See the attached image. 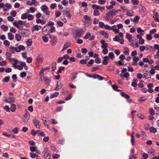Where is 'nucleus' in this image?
<instances>
[{"mask_svg": "<svg viewBox=\"0 0 159 159\" xmlns=\"http://www.w3.org/2000/svg\"><path fill=\"white\" fill-rule=\"evenodd\" d=\"M127 70L126 68H123L121 71V74L120 76L122 78H125L126 80H128L130 78L129 74L127 71Z\"/></svg>", "mask_w": 159, "mask_h": 159, "instance_id": "f257e3e1", "label": "nucleus"}, {"mask_svg": "<svg viewBox=\"0 0 159 159\" xmlns=\"http://www.w3.org/2000/svg\"><path fill=\"white\" fill-rule=\"evenodd\" d=\"M123 27V25L122 24H117L112 26V30L115 34L119 32L120 29H122Z\"/></svg>", "mask_w": 159, "mask_h": 159, "instance_id": "f03ea898", "label": "nucleus"}, {"mask_svg": "<svg viewBox=\"0 0 159 159\" xmlns=\"http://www.w3.org/2000/svg\"><path fill=\"white\" fill-rule=\"evenodd\" d=\"M39 76L40 81L45 82V84L48 85L49 82V79H48L46 77L44 76V75H39Z\"/></svg>", "mask_w": 159, "mask_h": 159, "instance_id": "7ed1b4c3", "label": "nucleus"}, {"mask_svg": "<svg viewBox=\"0 0 159 159\" xmlns=\"http://www.w3.org/2000/svg\"><path fill=\"white\" fill-rule=\"evenodd\" d=\"M50 27L46 25L43 27L42 29V33L43 34L46 35L48 34L50 31Z\"/></svg>", "mask_w": 159, "mask_h": 159, "instance_id": "20e7f679", "label": "nucleus"}, {"mask_svg": "<svg viewBox=\"0 0 159 159\" xmlns=\"http://www.w3.org/2000/svg\"><path fill=\"white\" fill-rule=\"evenodd\" d=\"M44 158L46 159H49L51 156V154L48 148H44Z\"/></svg>", "mask_w": 159, "mask_h": 159, "instance_id": "39448f33", "label": "nucleus"}, {"mask_svg": "<svg viewBox=\"0 0 159 159\" xmlns=\"http://www.w3.org/2000/svg\"><path fill=\"white\" fill-rule=\"evenodd\" d=\"M13 25L17 28H19L21 25H23V22L21 20H18L17 21H15L13 22Z\"/></svg>", "mask_w": 159, "mask_h": 159, "instance_id": "423d86ee", "label": "nucleus"}, {"mask_svg": "<svg viewBox=\"0 0 159 159\" xmlns=\"http://www.w3.org/2000/svg\"><path fill=\"white\" fill-rule=\"evenodd\" d=\"M25 63L23 61H20L19 63L15 67V69H17L19 70H22L23 69V66H25Z\"/></svg>", "mask_w": 159, "mask_h": 159, "instance_id": "0eeeda50", "label": "nucleus"}, {"mask_svg": "<svg viewBox=\"0 0 159 159\" xmlns=\"http://www.w3.org/2000/svg\"><path fill=\"white\" fill-rule=\"evenodd\" d=\"M30 117V115L29 113V112L26 110L22 118L24 122H27L28 121Z\"/></svg>", "mask_w": 159, "mask_h": 159, "instance_id": "6e6552de", "label": "nucleus"}, {"mask_svg": "<svg viewBox=\"0 0 159 159\" xmlns=\"http://www.w3.org/2000/svg\"><path fill=\"white\" fill-rule=\"evenodd\" d=\"M41 10L44 13L47 15H49V11H48V9L46 5H44L41 7Z\"/></svg>", "mask_w": 159, "mask_h": 159, "instance_id": "1a4fd4ad", "label": "nucleus"}, {"mask_svg": "<svg viewBox=\"0 0 159 159\" xmlns=\"http://www.w3.org/2000/svg\"><path fill=\"white\" fill-rule=\"evenodd\" d=\"M50 38L52 39V40L50 41V43L51 45L54 46L56 45L57 43V39L56 37L53 36L52 37L50 36Z\"/></svg>", "mask_w": 159, "mask_h": 159, "instance_id": "9d476101", "label": "nucleus"}, {"mask_svg": "<svg viewBox=\"0 0 159 159\" xmlns=\"http://www.w3.org/2000/svg\"><path fill=\"white\" fill-rule=\"evenodd\" d=\"M84 39H89L90 40H92L94 39V37L90 33L87 32L84 37Z\"/></svg>", "mask_w": 159, "mask_h": 159, "instance_id": "9b49d317", "label": "nucleus"}, {"mask_svg": "<svg viewBox=\"0 0 159 159\" xmlns=\"http://www.w3.org/2000/svg\"><path fill=\"white\" fill-rule=\"evenodd\" d=\"M29 31L26 29H21L19 31V33L22 36L26 37L28 35Z\"/></svg>", "mask_w": 159, "mask_h": 159, "instance_id": "f8f14e48", "label": "nucleus"}, {"mask_svg": "<svg viewBox=\"0 0 159 159\" xmlns=\"http://www.w3.org/2000/svg\"><path fill=\"white\" fill-rule=\"evenodd\" d=\"M83 21L85 25L91 23V20L90 18L87 15L84 16Z\"/></svg>", "mask_w": 159, "mask_h": 159, "instance_id": "ddd939ff", "label": "nucleus"}, {"mask_svg": "<svg viewBox=\"0 0 159 159\" xmlns=\"http://www.w3.org/2000/svg\"><path fill=\"white\" fill-rule=\"evenodd\" d=\"M20 61L14 58L10 59V62L13 65V66L15 68L16 66L19 63Z\"/></svg>", "mask_w": 159, "mask_h": 159, "instance_id": "4468645a", "label": "nucleus"}, {"mask_svg": "<svg viewBox=\"0 0 159 159\" xmlns=\"http://www.w3.org/2000/svg\"><path fill=\"white\" fill-rule=\"evenodd\" d=\"M116 3V2L115 1L111 0L110 2V5L106 7L107 9L108 10H110L112 9L113 6H114Z\"/></svg>", "mask_w": 159, "mask_h": 159, "instance_id": "2eb2a0df", "label": "nucleus"}, {"mask_svg": "<svg viewBox=\"0 0 159 159\" xmlns=\"http://www.w3.org/2000/svg\"><path fill=\"white\" fill-rule=\"evenodd\" d=\"M117 14V12L116 10H113L107 12L106 13V16L110 17L112 16H115Z\"/></svg>", "mask_w": 159, "mask_h": 159, "instance_id": "dca6fc26", "label": "nucleus"}, {"mask_svg": "<svg viewBox=\"0 0 159 159\" xmlns=\"http://www.w3.org/2000/svg\"><path fill=\"white\" fill-rule=\"evenodd\" d=\"M41 118L42 120L43 124L45 126L48 127L49 120H47L46 118L43 116H41Z\"/></svg>", "mask_w": 159, "mask_h": 159, "instance_id": "f3484780", "label": "nucleus"}, {"mask_svg": "<svg viewBox=\"0 0 159 159\" xmlns=\"http://www.w3.org/2000/svg\"><path fill=\"white\" fill-rule=\"evenodd\" d=\"M62 86L61 82V81L59 80L57 81V86L55 89V90H59L61 89Z\"/></svg>", "mask_w": 159, "mask_h": 159, "instance_id": "a211bd4d", "label": "nucleus"}, {"mask_svg": "<svg viewBox=\"0 0 159 159\" xmlns=\"http://www.w3.org/2000/svg\"><path fill=\"white\" fill-rule=\"evenodd\" d=\"M37 148L31 146L30 147V150L32 152H35L37 154L40 155V152L37 149Z\"/></svg>", "mask_w": 159, "mask_h": 159, "instance_id": "6ab92c4d", "label": "nucleus"}, {"mask_svg": "<svg viewBox=\"0 0 159 159\" xmlns=\"http://www.w3.org/2000/svg\"><path fill=\"white\" fill-rule=\"evenodd\" d=\"M147 87L148 88L147 90L150 93H152L153 91L152 88L153 87V84L152 83H150L148 84Z\"/></svg>", "mask_w": 159, "mask_h": 159, "instance_id": "aec40b11", "label": "nucleus"}, {"mask_svg": "<svg viewBox=\"0 0 159 159\" xmlns=\"http://www.w3.org/2000/svg\"><path fill=\"white\" fill-rule=\"evenodd\" d=\"M109 59V58L107 56H105L102 61V64L104 65H107L108 64V61Z\"/></svg>", "mask_w": 159, "mask_h": 159, "instance_id": "412c9836", "label": "nucleus"}, {"mask_svg": "<svg viewBox=\"0 0 159 159\" xmlns=\"http://www.w3.org/2000/svg\"><path fill=\"white\" fill-rule=\"evenodd\" d=\"M100 43L102 44L101 47L102 48H107L108 46V44L105 42V41L103 40H102L100 41Z\"/></svg>", "mask_w": 159, "mask_h": 159, "instance_id": "4be33fe9", "label": "nucleus"}, {"mask_svg": "<svg viewBox=\"0 0 159 159\" xmlns=\"http://www.w3.org/2000/svg\"><path fill=\"white\" fill-rule=\"evenodd\" d=\"M50 67L48 66V67H44L42 68L41 69V70L39 72V75H44V72L46 71L48 69H49Z\"/></svg>", "mask_w": 159, "mask_h": 159, "instance_id": "5701e85b", "label": "nucleus"}, {"mask_svg": "<svg viewBox=\"0 0 159 159\" xmlns=\"http://www.w3.org/2000/svg\"><path fill=\"white\" fill-rule=\"evenodd\" d=\"M33 121L35 127L38 129H39V121L36 119H33Z\"/></svg>", "mask_w": 159, "mask_h": 159, "instance_id": "b1692460", "label": "nucleus"}, {"mask_svg": "<svg viewBox=\"0 0 159 159\" xmlns=\"http://www.w3.org/2000/svg\"><path fill=\"white\" fill-rule=\"evenodd\" d=\"M154 20L159 22V15L157 13H154L153 16Z\"/></svg>", "mask_w": 159, "mask_h": 159, "instance_id": "393cba45", "label": "nucleus"}, {"mask_svg": "<svg viewBox=\"0 0 159 159\" xmlns=\"http://www.w3.org/2000/svg\"><path fill=\"white\" fill-rule=\"evenodd\" d=\"M41 29V26L40 25H35L33 26L32 30L33 31H38L39 30Z\"/></svg>", "mask_w": 159, "mask_h": 159, "instance_id": "a878e982", "label": "nucleus"}, {"mask_svg": "<svg viewBox=\"0 0 159 159\" xmlns=\"http://www.w3.org/2000/svg\"><path fill=\"white\" fill-rule=\"evenodd\" d=\"M25 48L23 45H20L18 47H17V52H20L21 51H24L25 50Z\"/></svg>", "mask_w": 159, "mask_h": 159, "instance_id": "bb28decb", "label": "nucleus"}, {"mask_svg": "<svg viewBox=\"0 0 159 159\" xmlns=\"http://www.w3.org/2000/svg\"><path fill=\"white\" fill-rule=\"evenodd\" d=\"M126 38L129 40L130 42H132L133 40L132 39V35L129 34H126Z\"/></svg>", "mask_w": 159, "mask_h": 159, "instance_id": "cd10ccee", "label": "nucleus"}, {"mask_svg": "<svg viewBox=\"0 0 159 159\" xmlns=\"http://www.w3.org/2000/svg\"><path fill=\"white\" fill-rule=\"evenodd\" d=\"M70 46V43H66L64 45L63 48L61 50V52H63Z\"/></svg>", "mask_w": 159, "mask_h": 159, "instance_id": "c85d7f7f", "label": "nucleus"}, {"mask_svg": "<svg viewBox=\"0 0 159 159\" xmlns=\"http://www.w3.org/2000/svg\"><path fill=\"white\" fill-rule=\"evenodd\" d=\"M139 59L138 58L134 57L133 58V64L134 65H136L137 64V62L139 61Z\"/></svg>", "mask_w": 159, "mask_h": 159, "instance_id": "c756f323", "label": "nucleus"}, {"mask_svg": "<svg viewBox=\"0 0 159 159\" xmlns=\"http://www.w3.org/2000/svg\"><path fill=\"white\" fill-rule=\"evenodd\" d=\"M11 6L10 4L7 3L4 6L3 10L4 11H7L8 9L11 8Z\"/></svg>", "mask_w": 159, "mask_h": 159, "instance_id": "7c9ffc66", "label": "nucleus"}, {"mask_svg": "<svg viewBox=\"0 0 159 159\" xmlns=\"http://www.w3.org/2000/svg\"><path fill=\"white\" fill-rule=\"evenodd\" d=\"M9 48L12 53H15V52H17V47L15 48L13 46H10L9 47Z\"/></svg>", "mask_w": 159, "mask_h": 159, "instance_id": "2f4dec72", "label": "nucleus"}, {"mask_svg": "<svg viewBox=\"0 0 159 159\" xmlns=\"http://www.w3.org/2000/svg\"><path fill=\"white\" fill-rule=\"evenodd\" d=\"M123 53L126 55H128L129 54V50L128 48L125 47H124V51Z\"/></svg>", "mask_w": 159, "mask_h": 159, "instance_id": "473e14b6", "label": "nucleus"}, {"mask_svg": "<svg viewBox=\"0 0 159 159\" xmlns=\"http://www.w3.org/2000/svg\"><path fill=\"white\" fill-rule=\"evenodd\" d=\"M43 62V61L41 60H39L38 59H36L35 64L37 66H39Z\"/></svg>", "mask_w": 159, "mask_h": 159, "instance_id": "72a5a7b5", "label": "nucleus"}, {"mask_svg": "<svg viewBox=\"0 0 159 159\" xmlns=\"http://www.w3.org/2000/svg\"><path fill=\"white\" fill-rule=\"evenodd\" d=\"M100 34L104 36L106 38H108L109 36L108 34L104 31H101L100 32Z\"/></svg>", "mask_w": 159, "mask_h": 159, "instance_id": "f704fd0d", "label": "nucleus"}, {"mask_svg": "<svg viewBox=\"0 0 159 159\" xmlns=\"http://www.w3.org/2000/svg\"><path fill=\"white\" fill-rule=\"evenodd\" d=\"M7 36L8 39L10 40H12L14 39V35L10 33H7Z\"/></svg>", "mask_w": 159, "mask_h": 159, "instance_id": "c9c22d12", "label": "nucleus"}, {"mask_svg": "<svg viewBox=\"0 0 159 159\" xmlns=\"http://www.w3.org/2000/svg\"><path fill=\"white\" fill-rule=\"evenodd\" d=\"M120 94L122 97L127 99H129L130 98V96L129 95L126 94L125 92H122Z\"/></svg>", "mask_w": 159, "mask_h": 159, "instance_id": "e433bc0d", "label": "nucleus"}, {"mask_svg": "<svg viewBox=\"0 0 159 159\" xmlns=\"http://www.w3.org/2000/svg\"><path fill=\"white\" fill-rule=\"evenodd\" d=\"M16 109V107L15 104H12L11 105L10 110L12 112H14Z\"/></svg>", "mask_w": 159, "mask_h": 159, "instance_id": "4c0bfd02", "label": "nucleus"}, {"mask_svg": "<svg viewBox=\"0 0 159 159\" xmlns=\"http://www.w3.org/2000/svg\"><path fill=\"white\" fill-rule=\"evenodd\" d=\"M1 28L2 30L5 32L7 31L8 30V26L5 25H2L1 26Z\"/></svg>", "mask_w": 159, "mask_h": 159, "instance_id": "58836bf2", "label": "nucleus"}, {"mask_svg": "<svg viewBox=\"0 0 159 159\" xmlns=\"http://www.w3.org/2000/svg\"><path fill=\"white\" fill-rule=\"evenodd\" d=\"M15 39L17 41H19L21 39V36L18 34H16L15 35Z\"/></svg>", "mask_w": 159, "mask_h": 159, "instance_id": "ea45409f", "label": "nucleus"}, {"mask_svg": "<svg viewBox=\"0 0 159 159\" xmlns=\"http://www.w3.org/2000/svg\"><path fill=\"white\" fill-rule=\"evenodd\" d=\"M28 14L29 13H26L22 14L21 16V18L22 19H25L27 18Z\"/></svg>", "mask_w": 159, "mask_h": 159, "instance_id": "a19ab883", "label": "nucleus"}, {"mask_svg": "<svg viewBox=\"0 0 159 159\" xmlns=\"http://www.w3.org/2000/svg\"><path fill=\"white\" fill-rule=\"evenodd\" d=\"M108 57L111 60H113L115 57L114 54L112 52H109L108 54Z\"/></svg>", "mask_w": 159, "mask_h": 159, "instance_id": "79ce46f5", "label": "nucleus"}, {"mask_svg": "<svg viewBox=\"0 0 159 159\" xmlns=\"http://www.w3.org/2000/svg\"><path fill=\"white\" fill-rule=\"evenodd\" d=\"M27 47L31 46L32 43V41L31 39H28L26 42Z\"/></svg>", "mask_w": 159, "mask_h": 159, "instance_id": "37998d69", "label": "nucleus"}, {"mask_svg": "<svg viewBox=\"0 0 159 159\" xmlns=\"http://www.w3.org/2000/svg\"><path fill=\"white\" fill-rule=\"evenodd\" d=\"M59 94V93L58 92H56L51 95L50 96V98H52L54 97H57Z\"/></svg>", "mask_w": 159, "mask_h": 159, "instance_id": "c03bdc74", "label": "nucleus"}, {"mask_svg": "<svg viewBox=\"0 0 159 159\" xmlns=\"http://www.w3.org/2000/svg\"><path fill=\"white\" fill-rule=\"evenodd\" d=\"M147 98L146 96H143L141 97L139 100V102H142L145 101Z\"/></svg>", "mask_w": 159, "mask_h": 159, "instance_id": "a18cd8bd", "label": "nucleus"}, {"mask_svg": "<svg viewBox=\"0 0 159 159\" xmlns=\"http://www.w3.org/2000/svg\"><path fill=\"white\" fill-rule=\"evenodd\" d=\"M36 134L39 135H41L42 136H44L45 134L43 132H41L40 130H38L36 131Z\"/></svg>", "mask_w": 159, "mask_h": 159, "instance_id": "49530a36", "label": "nucleus"}, {"mask_svg": "<svg viewBox=\"0 0 159 159\" xmlns=\"http://www.w3.org/2000/svg\"><path fill=\"white\" fill-rule=\"evenodd\" d=\"M144 78H146L147 80L148 81H149L151 79V76L149 75L148 73H146L144 74Z\"/></svg>", "mask_w": 159, "mask_h": 159, "instance_id": "de8ad7c7", "label": "nucleus"}, {"mask_svg": "<svg viewBox=\"0 0 159 159\" xmlns=\"http://www.w3.org/2000/svg\"><path fill=\"white\" fill-rule=\"evenodd\" d=\"M134 14V12L133 11L128 10L126 14L129 16H131L133 15Z\"/></svg>", "mask_w": 159, "mask_h": 159, "instance_id": "09e8293b", "label": "nucleus"}, {"mask_svg": "<svg viewBox=\"0 0 159 159\" xmlns=\"http://www.w3.org/2000/svg\"><path fill=\"white\" fill-rule=\"evenodd\" d=\"M150 130L151 133L154 134H155L157 131V129L154 127H151L150 128Z\"/></svg>", "mask_w": 159, "mask_h": 159, "instance_id": "8fccbe9b", "label": "nucleus"}, {"mask_svg": "<svg viewBox=\"0 0 159 159\" xmlns=\"http://www.w3.org/2000/svg\"><path fill=\"white\" fill-rule=\"evenodd\" d=\"M27 18L29 20H32L34 18V16L33 15L28 14Z\"/></svg>", "mask_w": 159, "mask_h": 159, "instance_id": "3c124183", "label": "nucleus"}, {"mask_svg": "<svg viewBox=\"0 0 159 159\" xmlns=\"http://www.w3.org/2000/svg\"><path fill=\"white\" fill-rule=\"evenodd\" d=\"M3 44L5 46L8 47L10 45V43L7 40H6L4 41Z\"/></svg>", "mask_w": 159, "mask_h": 159, "instance_id": "603ef678", "label": "nucleus"}, {"mask_svg": "<svg viewBox=\"0 0 159 159\" xmlns=\"http://www.w3.org/2000/svg\"><path fill=\"white\" fill-rule=\"evenodd\" d=\"M9 103H13L15 102V98L14 97H9L8 98Z\"/></svg>", "mask_w": 159, "mask_h": 159, "instance_id": "864d4df0", "label": "nucleus"}, {"mask_svg": "<svg viewBox=\"0 0 159 159\" xmlns=\"http://www.w3.org/2000/svg\"><path fill=\"white\" fill-rule=\"evenodd\" d=\"M102 68L101 66H99L97 67H94L92 68V71L94 72L97 70L101 69Z\"/></svg>", "mask_w": 159, "mask_h": 159, "instance_id": "5fc2aeb1", "label": "nucleus"}, {"mask_svg": "<svg viewBox=\"0 0 159 159\" xmlns=\"http://www.w3.org/2000/svg\"><path fill=\"white\" fill-rule=\"evenodd\" d=\"M30 157L33 159H34L38 157V155L33 153H30Z\"/></svg>", "mask_w": 159, "mask_h": 159, "instance_id": "6e6d98bb", "label": "nucleus"}, {"mask_svg": "<svg viewBox=\"0 0 159 159\" xmlns=\"http://www.w3.org/2000/svg\"><path fill=\"white\" fill-rule=\"evenodd\" d=\"M43 40L45 43H47L48 42V39L47 37L45 36H43L42 37Z\"/></svg>", "mask_w": 159, "mask_h": 159, "instance_id": "4d7b16f0", "label": "nucleus"}, {"mask_svg": "<svg viewBox=\"0 0 159 159\" xmlns=\"http://www.w3.org/2000/svg\"><path fill=\"white\" fill-rule=\"evenodd\" d=\"M94 78L95 79H98L99 80H102L103 77L98 75H96L94 77Z\"/></svg>", "mask_w": 159, "mask_h": 159, "instance_id": "13d9d810", "label": "nucleus"}, {"mask_svg": "<svg viewBox=\"0 0 159 159\" xmlns=\"http://www.w3.org/2000/svg\"><path fill=\"white\" fill-rule=\"evenodd\" d=\"M106 2L105 0H98V3L100 5H103L105 4Z\"/></svg>", "mask_w": 159, "mask_h": 159, "instance_id": "bf43d9fd", "label": "nucleus"}, {"mask_svg": "<svg viewBox=\"0 0 159 159\" xmlns=\"http://www.w3.org/2000/svg\"><path fill=\"white\" fill-rule=\"evenodd\" d=\"M10 77L9 76L5 77L3 79V81L4 82L7 83L9 81Z\"/></svg>", "mask_w": 159, "mask_h": 159, "instance_id": "052dcab7", "label": "nucleus"}, {"mask_svg": "<svg viewBox=\"0 0 159 159\" xmlns=\"http://www.w3.org/2000/svg\"><path fill=\"white\" fill-rule=\"evenodd\" d=\"M19 129L17 127H16L12 130V132L14 134H16L18 133Z\"/></svg>", "mask_w": 159, "mask_h": 159, "instance_id": "680f3d73", "label": "nucleus"}, {"mask_svg": "<svg viewBox=\"0 0 159 159\" xmlns=\"http://www.w3.org/2000/svg\"><path fill=\"white\" fill-rule=\"evenodd\" d=\"M57 4L55 3H53L51 4L50 8L51 9H53L57 7Z\"/></svg>", "mask_w": 159, "mask_h": 159, "instance_id": "e2e57ef3", "label": "nucleus"}, {"mask_svg": "<svg viewBox=\"0 0 159 159\" xmlns=\"http://www.w3.org/2000/svg\"><path fill=\"white\" fill-rule=\"evenodd\" d=\"M7 64V62L5 60L0 61V66H4Z\"/></svg>", "mask_w": 159, "mask_h": 159, "instance_id": "0e129e2a", "label": "nucleus"}, {"mask_svg": "<svg viewBox=\"0 0 159 159\" xmlns=\"http://www.w3.org/2000/svg\"><path fill=\"white\" fill-rule=\"evenodd\" d=\"M104 28H105L109 30H112V26L111 27L107 25H105Z\"/></svg>", "mask_w": 159, "mask_h": 159, "instance_id": "69168bd1", "label": "nucleus"}, {"mask_svg": "<svg viewBox=\"0 0 159 159\" xmlns=\"http://www.w3.org/2000/svg\"><path fill=\"white\" fill-rule=\"evenodd\" d=\"M61 15V13L60 11H56L55 12V16L56 17H58Z\"/></svg>", "mask_w": 159, "mask_h": 159, "instance_id": "338daca9", "label": "nucleus"}, {"mask_svg": "<svg viewBox=\"0 0 159 159\" xmlns=\"http://www.w3.org/2000/svg\"><path fill=\"white\" fill-rule=\"evenodd\" d=\"M152 35L150 34H148L146 35V39L147 40L149 41L152 39Z\"/></svg>", "mask_w": 159, "mask_h": 159, "instance_id": "774afa93", "label": "nucleus"}]
</instances>
